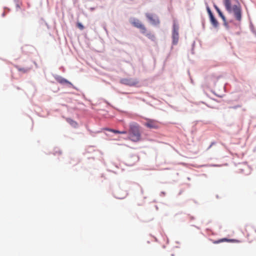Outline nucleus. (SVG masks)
I'll return each mask as SVG.
<instances>
[{
	"label": "nucleus",
	"mask_w": 256,
	"mask_h": 256,
	"mask_svg": "<svg viewBox=\"0 0 256 256\" xmlns=\"http://www.w3.org/2000/svg\"><path fill=\"white\" fill-rule=\"evenodd\" d=\"M144 34L149 39L151 40H155V38H156L155 36L153 34L151 33L150 32H147V33L146 32Z\"/></svg>",
	"instance_id": "ddd939ff"
},
{
	"label": "nucleus",
	"mask_w": 256,
	"mask_h": 256,
	"mask_svg": "<svg viewBox=\"0 0 256 256\" xmlns=\"http://www.w3.org/2000/svg\"><path fill=\"white\" fill-rule=\"evenodd\" d=\"M226 8L229 12H233L236 20L240 21L242 19V10L240 5H234L231 6L230 0H224Z\"/></svg>",
	"instance_id": "f03ea898"
},
{
	"label": "nucleus",
	"mask_w": 256,
	"mask_h": 256,
	"mask_svg": "<svg viewBox=\"0 0 256 256\" xmlns=\"http://www.w3.org/2000/svg\"><path fill=\"white\" fill-rule=\"evenodd\" d=\"M178 26L175 22L173 24V32H172V43L174 44H176L178 41Z\"/></svg>",
	"instance_id": "423d86ee"
},
{
	"label": "nucleus",
	"mask_w": 256,
	"mask_h": 256,
	"mask_svg": "<svg viewBox=\"0 0 256 256\" xmlns=\"http://www.w3.org/2000/svg\"><path fill=\"white\" fill-rule=\"evenodd\" d=\"M214 8L216 9V12H218L219 16L222 18V20L224 22V24L225 25H226V18L225 16H224V14H222V12L220 11V8L216 4L214 5Z\"/></svg>",
	"instance_id": "6e6552de"
},
{
	"label": "nucleus",
	"mask_w": 256,
	"mask_h": 256,
	"mask_svg": "<svg viewBox=\"0 0 256 256\" xmlns=\"http://www.w3.org/2000/svg\"><path fill=\"white\" fill-rule=\"evenodd\" d=\"M106 130L109 131V132H112L114 133H115V134H127V132L125 131V130L124 131H119V130H115L110 129V128H107Z\"/></svg>",
	"instance_id": "9b49d317"
},
{
	"label": "nucleus",
	"mask_w": 256,
	"mask_h": 256,
	"mask_svg": "<svg viewBox=\"0 0 256 256\" xmlns=\"http://www.w3.org/2000/svg\"><path fill=\"white\" fill-rule=\"evenodd\" d=\"M58 81L61 83V84H64V83H66V84H72L69 82L68 80H66L64 78H60Z\"/></svg>",
	"instance_id": "4468645a"
},
{
	"label": "nucleus",
	"mask_w": 256,
	"mask_h": 256,
	"mask_svg": "<svg viewBox=\"0 0 256 256\" xmlns=\"http://www.w3.org/2000/svg\"><path fill=\"white\" fill-rule=\"evenodd\" d=\"M76 25H77L78 28L79 29H80V30H84V26L80 22H77Z\"/></svg>",
	"instance_id": "dca6fc26"
},
{
	"label": "nucleus",
	"mask_w": 256,
	"mask_h": 256,
	"mask_svg": "<svg viewBox=\"0 0 256 256\" xmlns=\"http://www.w3.org/2000/svg\"><path fill=\"white\" fill-rule=\"evenodd\" d=\"M206 10L209 15V16H213V14L208 6H206Z\"/></svg>",
	"instance_id": "f3484780"
},
{
	"label": "nucleus",
	"mask_w": 256,
	"mask_h": 256,
	"mask_svg": "<svg viewBox=\"0 0 256 256\" xmlns=\"http://www.w3.org/2000/svg\"><path fill=\"white\" fill-rule=\"evenodd\" d=\"M232 240H229V239H228L226 238H224L220 239L218 240H214L213 242V243L215 244H219L220 242H231Z\"/></svg>",
	"instance_id": "f8f14e48"
},
{
	"label": "nucleus",
	"mask_w": 256,
	"mask_h": 256,
	"mask_svg": "<svg viewBox=\"0 0 256 256\" xmlns=\"http://www.w3.org/2000/svg\"><path fill=\"white\" fill-rule=\"evenodd\" d=\"M210 18L212 24L214 28H217L218 26V22L216 20V18H214V16H210Z\"/></svg>",
	"instance_id": "1a4fd4ad"
},
{
	"label": "nucleus",
	"mask_w": 256,
	"mask_h": 256,
	"mask_svg": "<svg viewBox=\"0 0 256 256\" xmlns=\"http://www.w3.org/2000/svg\"><path fill=\"white\" fill-rule=\"evenodd\" d=\"M129 139L134 142H138L141 140L140 126L136 123H132L130 124Z\"/></svg>",
	"instance_id": "f257e3e1"
},
{
	"label": "nucleus",
	"mask_w": 256,
	"mask_h": 256,
	"mask_svg": "<svg viewBox=\"0 0 256 256\" xmlns=\"http://www.w3.org/2000/svg\"><path fill=\"white\" fill-rule=\"evenodd\" d=\"M146 16L152 24L157 26L160 24V20L156 16L150 13H146Z\"/></svg>",
	"instance_id": "39448f33"
},
{
	"label": "nucleus",
	"mask_w": 256,
	"mask_h": 256,
	"mask_svg": "<svg viewBox=\"0 0 256 256\" xmlns=\"http://www.w3.org/2000/svg\"><path fill=\"white\" fill-rule=\"evenodd\" d=\"M17 68H18V71L22 72H26L28 70V68H18V67H17Z\"/></svg>",
	"instance_id": "2eb2a0df"
},
{
	"label": "nucleus",
	"mask_w": 256,
	"mask_h": 256,
	"mask_svg": "<svg viewBox=\"0 0 256 256\" xmlns=\"http://www.w3.org/2000/svg\"><path fill=\"white\" fill-rule=\"evenodd\" d=\"M66 121L67 122L70 124L72 126L74 127V128H76L77 126H78V124L77 122L72 120V119L71 118H68L66 119Z\"/></svg>",
	"instance_id": "9d476101"
},
{
	"label": "nucleus",
	"mask_w": 256,
	"mask_h": 256,
	"mask_svg": "<svg viewBox=\"0 0 256 256\" xmlns=\"http://www.w3.org/2000/svg\"><path fill=\"white\" fill-rule=\"evenodd\" d=\"M144 125L150 129H156L160 127V122L154 120L147 119Z\"/></svg>",
	"instance_id": "20e7f679"
},
{
	"label": "nucleus",
	"mask_w": 256,
	"mask_h": 256,
	"mask_svg": "<svg viewBox=\"0 0 256 256\" xmlns=\"http://www.w3.org/2000/svg\"><path fill=\"white\" fill-rule=\"evenodd\" d=\"M130 23L136 28H139L142 34H145L147 31L146 27L138 19L133 18L130 20Z\"/></svg>",
	"instance_id": "7ed1b4c3"
},
{
	"label": "nucleus",
	"mask_w": 256,
	"mask_h": 256,
	"mask_svg": "<svg viewBox=\"0 0 256 256\" xmlns=\"http://www.w3.org/2000/svg\"><path fill=\"white\" fill-rule=\"evenodd\" d=\"M122 84L130 86H136L138 84V81L136 79L124 78L122 80Z\"/></svg>",
	"instance_id": "0eeeda50"
},
{
	"label": "nucleus",
	"mask_w": 256,
	"mask_h": 256,
	"mask_svg": "<svg viewBox=\"0 0 256 256\" xmlns=\"http://www.w3.org/2000/svg\"><path fill=\"white\" fill-rule=\"evenodd\" d=\"M116 198H122L118 197H118H116Z\"/></svg>",
	"instance_id": "a211bd4d"
}]
</instances>
